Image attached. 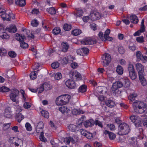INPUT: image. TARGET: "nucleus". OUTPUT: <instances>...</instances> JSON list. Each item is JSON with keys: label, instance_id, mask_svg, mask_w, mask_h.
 <instances>
[{"label": "nucleus", "instance_id": "1", "mask_svg": "<svg viewBox=\"0 0 147 147\" xmlns=\"http://www.w3.org/2000/svg\"><path fill=\"white\" fill-rule=\"evenodd\" d=\"M132 106L135 112L142 113L146 110L147 105L142 101L136 100L133 103Z\"/></svg>", "mask_w": 147, "mask_h": 147}, {"label": "nucleus", "instance_id": "2", "mask_svg": "<svg viewBox=\"0 0 147 147\" xmlns=\"http://www.w3.org/2000/svg\"><path fill=\"white\" fill-rule=\"evenodd\" d=\"M0 16L3 20H10L11 19H13L15 18V16L11 12H9L7 11L0 7Z\"/></svg>", "mask_w": 147, "mask_h": 147}, {"label": "nucleus", "instance_id": "3", "mask_svg": "<svg viewBox=\"0 0 147 147\" xmlns=\"http://www.w3.org/2000/svg\"><path fill=\"white\" fill-rule=\"evenodd\" d=\"M70 98V96L68 94L62 95L57 98L55 103L57 105H65L68 102Z\"/></svg>", "mask_w": 147, "mask_h": 147}, {"label": "nucleus", "instance_id": "4", "mask_svg": "<svg viewBox=\"0 0 147 147\" xmlns=\"http://www.w3.org/2000/svg\"><path fill=\"white\" fill-rule=\"evenodd\" d=\"M130 131V129L128 125L125 123L120 124L118 127V134L122 135L128 134Z\"/></svg>", "mask_w": 147, "mask_h": 147}, {"label": "nucleus", "instance_id": "5", "mask_svg": "<svg viewBox=\"0 0 147 147\" xmlns=\"http://www.w3.org/2000/svg\"><path fill=\"white\" fill-rule=\"evenodd\" d=\"M25 38L24 34H22L20 35L18 33L16 34V39L19 41L20 47L24 49L27 48L28 46V44L24 41Z\"/></svg>", "mask_w": 147, "mask_h": 147}, {"label": "nucleus", "instance_id": "6", "mask_svg": "<svg viewBox=\"0 0 147 147\" xmlns=\"http://www.w3.org/2000/svg\"><path fill=\"white\" fill-rule=\"evenodd\" d=\"M110 32L109 29H107L105 31V34L103 35V33L102 32H100L98 34V36L100 39L103 41L106 40H112V37H109V35Z\"/></svg>", "mask_w": 147, "mask_h": 147}, {"label": "nucleus", "instance_id": "7", "mask_svg": "<svg viewBox=\"0 0 147 147\" xmlns=\"http://www.w3.org/2000/svg\"><path fill=\"white\" fill-rule=\"evenodd\" d=\"M102 58L103 63V65L106 66L111 62V57L110 54L106 53L103 55L102 57Z\"/></svg>", "mask_w": 147, "mask_h": 147}, {"label": "nucleus", "instance_id": "8", "mask_svg": "<svg viewBox=\"0 0 147 147\" xmlns=\"http://www.w3.org/2000/svg\"><path fill=\"white\" fill-rule=\"evenodd\" d=\"M19 94V91L18 90H13L12 91L10 94L11 99L13 102H15L16 104L19 103V100L17 98Z\"/></svg>", "mask_w": 147, "mask_h": 147}, {"label": "nucleus", "instance_id": "9", "mask_svg": "<svg viewBox=\"0 0 147 147\" xmlns=\"http://www.w3.org/2000/svg\"><path fill=\"white\" fill-rule=\"evenodd\" d=\"M131 121L135 124L136 126L139 127L141 123L140 117L136 115H132L130 117Z\"/></svg>", "mask_w": 147, "mask_h": 147}, {"label": "nucleus", "instance_id": "10", "mask_svg": "<svg viewBox=\"0 0 147 147\" xmlns=\"http://www.w3.org/2000/svg\"><path fill=\"white\" fill-rule=\"evenodd\" d=\"M78 140V137L77 136L74 137V138L71 137H68L62 139L61 142H64L66 144H68L70 142L74 143L77 142Z\"/></svg>", "mask_w": 147, "mask_h": 147}, {"label": "nucleus", "instance_id": "11", "mask_svg": "<svg viewBox=\"0 0 147 147\" xmlns=\"http://www.w3.org/2000/svg\"><path fill=\"white\" fill-rule=\"evenodd\" d=\"M135 67L136 70L138 72L139 76L144 75L145 74L144 66L141 63H136Z\"/></svg>", "mask_w": 147, "mask_h": 147}, {"label": "nucleus", "instance_id": "12", "mask_svg": "<svg viewBox=\"0 0 147 147\" xmlns=\"http://www.w3.org/2000/svg\"><path fill=\"white\" fill-rule=\"evenodd\" d=\"M69 75L70 77L74 80H79L82 79L80 74L76 71L71 72Z\"/></svg>", "mask_w": 147, "mask_h": 147}, {"label": "nucleus", "instance_id": "13", "mask_svg": "<svg viewBox=\"0 0 147 147\" xmlns=\"http://www.w3.org/2000/svg\"><path fill=\"white\" fill-rule=\"evenodd\" d=\"M123 86V83L121 82L117 81L113 83L112 90V91H115L120 93L121 92L117 90V89Z\"/></svg>", "mask_w": 147, "mask_h": 147}, {"label": "nucleus", "instance_id": "14", "mask_svg": "<svg viewBox=\"0 0 147 147\" xmlns=\"http://www.w3.org/2000/svg\"><path fill=\"white\" fill-rule=\"evenodd\" d=\"M65 84L67 87L69 88L74 89L77 87V86L74 81L71 80H68L66 81Z\"/></svg>", "mask_w": 147, "mask_h": 147}, {"label": "nucleus", "instance_id": "15", "mask_svg": "<svg viewBox=\"0 0 147 147\" xmlns=\"http://www.w3.org/2000/svg\"><path fill=\"white\" fill-rule=\"evenodd\" d=\"M71 110V107L67 106H63L59 108V110L64 114L69 113Z\"/></svg>", "mask_w": 147, "mask_h": 147}, {"label": "nucleus", "instance_id": "16", "mask_svg": "<svg viewBox=\"0 0 147 147\" xmlns=\"http://www.w3.org/2000/svg\"><path fill=\"white\" fill-rule=\"evenodd\" d=\"M89 52V50L87 48L84 47L80 49L77 51V54L80 55L84 56Z\"/></svg>", "mask_w": 147, "mask_h": 147}, {"label": "nucleus", "instance_id": "17", "mask_svg": "<svg viewBox=\"0 0 147 147\" xmlns=\"http://www.w3.org/2000/svg\"><path fill=\"white\" fill-rule=\"evenodd\" d=\"M90 16L92 20H95L99 19L100 17V15L99 12L94 11L91 13Z\"/></svg>", "mask_w": 147, "mask_h": 147}, {"label": "nucleus", "instance_id": "18", "mask_svg": "<svg viewBox=\"0 0 147 147\" xmlns=\"http://www.w3.org/2000/svg\"><path fill=\"white\" fill-rule=\"evenodd\" d=\"M122 83H123V86L125 88L129 87L130 82L128 79L127 78H123L121 79Z\"/></svg>", "mask_w": 147, "mask_h": 147}, {"label": "nucleus", "instance_id": "19", "mask_svg": "<svg viewBox=\"0 0 147 147\" xmlns=\"http://www.w3.org/2000/svg\"><path fill=\"white\" fill-rule=\"evenodd\" d=\"M68 129L72 132H76L79 130V127L74 124H70L67 126Z\"/></svg>", "mask_w": 147, "mask_h": 147}, {"label": "nucleus", "instance_id": "20", "mask_svg": "<svg viewBox=\"0 0 147 147\" xmlns=\"http://www.w3.org/2000/svg\"><path fill=\"white\" fill-rule=\"evenodd\" d=\"M72 60V57L71 55H69L63 58L61 62L63 64H66L69 62H70Z\"/></svg>", "mask_w": 147, "mask_h": 147}, {"label": "nucleus", "instance_id": "21", "mask_svg": "<svg viewBox=\"0 0 147 147\" xmlns=\"http://www.w3.org/2000/svg\"><path fill=\"white\" fill-rule=\"evenodd\" d=\"M4 115L6 118H10L11 117V112L10 108H7L5 109Z\"/></svg>", "mask_w": 147, "mask_h": 147}, {"label": "nucleus", "instance_id": "22", "mask_svg": "<svg viewBox=\"0 0 147 147\" xmlns=\"http://www.w3.org/2000/svg\"><path fill=\"white\" fill-rule=\"evenodd\" d=\"M145 74L144 75L139 76V80L140 81L142 85L143 86H145L147 85V81L144 77Z\"/></svg>", "mask_w": 147, "mask_h": 147}, {"label": "nucleus", "instance_id": "23", "mask_svg": "<svg viewBox=\"0 0 147 147\" xmlns=\"http://www.w3.org/2000/svg\"><path fill=\"white\" fill-rule=\"evenodd\" d=\"M131 22L134 24H137L138 22L137 17L135 15H131L129 17Z\"/></svg>", "mask_w": 147, "mask_h": 147}, {"label": "nucleus", "instance_id": "24", "mask_svg": "<svg viewBox=\"0 0 147 147\" xmlns=\"http://www.w3.org/2000/svg\"><path fill=\"white\" fill-rule=\"evenodd\" d=\"M43 127V124L42 123H39L36 128V132L37 133L43 132L42 128Z\"/></svg>", "mask_w": 147, "mask_h": 147}, {"label": "nucleus", "instance_id": "25", "mask_svg": "<svg viewBox=\"0 0 147 147\" xmlns=\"http://www.w3.org/2000/svg\"><path fill=\"white\" fill-rule=\"evenodd\" d=\"M104 133L105 135L108 134L109 139L111 140H114L116 137V135L114 133L107 130L105 131Z\"/></svg>", "mask_w": 147, "mask_h": 147}, {"label": "nucleus", "instance_id": "26", "mask_svg": "<svg viewBox=\"0 0 147 147\" xmlns=\"http://www.w3.org/2000/svg\"><path fill=\"white\" fill-rule=\"evenodd\" d=\"M69 45L67 42H63L61 44V50L62 51L65 52L67 51L69 49Z\"/></svg>", "mask_w": 147, "mask_h": 147}, {"label": "nucleus", "instance_id": "27", "mask_svg": "<svg viewBox=\"0 0 147 147\" xmlns=\"http://www.w3.org/2000/svg\"><path fill=\"white\" fill-rule=\"evenodd\" d=\"M94 124V121L92 120L86 121L84 122V125L86 127H92Z\"/></svg>", "mask_w": 147, "mask_h": 147}, {"label": "nucleus", "instance_id": "28", "mask_svg": "<svg viewBox=\"0 0 147 147\" xmlns=\"http://www.w3.org/2000/svg\"><path fill=\"white\" fill-rule=\"evenodd\" d=\"M105 103L107 106L110 108L113 107L115 105V102L113 100H107L106 101Z\"/></svg>", "mask_w": 147, "mask_h": 147}, {"label": "nucleus", "instance_id": "29", "mask_svg": "<svg viewBox=\"0 0 147 147\" xmlns=\"http://www.w3.org/2000/svg\"><path fill=\"white\" fill-rule=\"evenodd\" d=\"M7 30L9 32L15 33L17 31V28L15 26L12 25L7 29Z\"/></svg>", "mask_w": 147, "mask_h": 147}, {"label": "nucleus", "instance_id": "30", "mask_svg": "<svg viewBox=\"0 0 147 147\" xmlns=\"http://www.w3.org/2000/svg\"><path fill=\"white\" fill-rule=\"evenodd\" d=\"M15 3L20 6L23 7L25 5L26 1L25 0H16Z\"/></svg>", "mask_w": 147, "mask_h": 147}, {"label": "nucleus", "instance_id": "31", "mask_svg": "<svg viewBox=\"0 0 147 147\" xmlns=\"http://www.w3.org/2000/svg\"><path fill=\"white\" fill-rule=\"evenodd\" d=\"M116 71L118 74L121 75L123 73V69L121 66L119 65L117 66Z\"/></svg>", "mask_w": 147, "mask_h": 147}, {"label": "nucleus", "instance_id": "32", "mask_svg": "<svg viewBox=\"0 0 147 147\" xmlns=\"http://www.w3.org/2000/svg\"><path fill=\"white\" fill-rule=\"evenodd\" d=\"M16 115L18 121L19 122H20L24 119V116L22 115L21 113H16Z\"/></svg>", "mask_w": 147, "mask_h": 147}, {"label": "nucleus", "instance_id": "33", "mask_svg": "<svg viewBox=\"0 0 147 147\" xmlns=\"http://www.w3.org/2000/svg\"><path fill=\"white\" fill-rule=\"evenodd\" d=\"M82 33V31L78 29H75L73 30L71 32L72 34L74 36H77L80 35Z\"/></svg>", "mask_w": 147, "mask_h": 147}, {"label": "nucleus", "instance_id": "34", "mask_svg": "<svg viewBox=\"0 0 147 147\" xmlns=\"http://www.w3.org/2000/svg\"><path fill=\"white\" fill-rule=\"evenodd\" d=\"M16 141H15L14 145L16 146H18L22 144L23 141L21 139H19L18 137H17V138H16Z\"/></svg>", "mask_w": 147, "mask_h": 147}, {"label": "nucleus", "instance_id": "35", "mask_svg": "<svg viewBox=\"0 0 147 147\" xmlns=\"http://www.w3.org/2000/svg\"><path fill=\"white\" fill-rule=\"evenodd\" d=\"M47 10L48 13L51 14H55L56 13V10L53 7L48 8Z\"/></svg>", "mask_w": 147, "mask_h": 147}, {"label": "nucleus", "instance_id": "36", "mask_svg": "<svg viewBox=\"0 0 147 147\" xmlns=\"http://www.w3.org/2000/svg\"><path fill=\"white\" fill-rule=\"evenodd\" d=\"M82 43L86 45H91L92 43L91 39L88 38L84 39L82 42Z\"/></svg>", "mask_w": 147, "mask_h": 147}, {"label": "nucleus", "instance_id": "37", "mask_svg": "<svg viewBox=\"0 0 147 147\" xmlns=\"http://www.w3.org/2000/svg\"><path fill=\"white\" fill-rule=\"evenodd\" d=\"M87 86L85 85H82L79 88V91L82 93L86 92V91Z\"/></svg>", "mask_w": 147, "mask_h": 147}, {"label": "nucleus", "instance_id": "38", "mask_svg": "<svg viewBox=\"0 0 147 147\" xmlns=\"http://www.w3.org/2000/svg\"><path fill=\"white\" fill-rule=\"evenodd\" d=\"M137 95L136 93H132L131 94L128 96L129 100L131 101H133L137 97Z\"/></svg>", "mask_w": 147, "mask_h": 147}, {"label": "nucleus", "instance_id": "39", "mask_svg": "<svg viewBox=\"0 0 147 147\" xmlns=\"http://www.w3.org/2000/svg\"><path fill=\"white\" fill-rule=\"evenodd\" d=\"M129 73V76L130 78L132 80H134L137 78V75L136 74L135 71L130 72Z\"/></svg>", "mask_w": 147, "mask_h": 147}, {"label": "nucleus", "instance_id": "40", "mask_svg": "<svg viewBox=\"0 0 147 147\" xmlns=\"http://www.w3.org/2000/svg\"><path fill=\"white\" fill-rule=\"evenodd\" d=\"M72 114L74 115H77L79 114H83V113L82 111H80L76 109H73L72 111Z\"/></svg>", "mask_w": 147, "mask_h": 147}, {"label": "nucleus", "instance_id": "41", "mask_svg": "<svg viewBox=\"0 0 147 147\" xmlns=\"http://www.w3.org/2000/svg\"><path fill=\"white\" fill-rule=\"evenodd\" d=\"M144 19H142V22L141 23L140 28L139 30L141 31V32H144L145 30V27L144 26Z\"/></svg>", "mask_w": 147, "mask_h": 147}, {"label": "nucleus", "instance_id": "42", "mask_svg": "<svg viewBox=\"0 0 147 147\" xmlns=\"http://www.w3.org/2000/svg\"><path fill=\"white\" fill-rule=\"evenodd\" d=\"M38 71H37L31 72L30 75V77L31 79L32 80H34L36 78L37 76L36 73Z\"/></svg>", "mask_w": 147, "mask_h": 147}, {"label": "nucleus", "instance_id": "43", "mask_svg": "<svg viewBox=\"0 0 147 147\" xmlns=\"http://www.w3.org/2000/svg\"><path fill=\"white\" fill-rule=\"evenodd\" d=\"M61 29L59 27H55L53 30V33L55 35L59 34L61 32Z\"/></svg>", "mask_w": 147, "mask_h": 147}, {"label": "nucleus", "instance_id": "44", "mask_svg": "<svg viewBox=\"0 0 147 147\" xmlns=\"http://www.w3.org/2000/svg\"><path fill=\"white\" fill-rule=\"evenodd\" d=\"M143 55H142L141 52L140 51H137L136 53V56L138 61L142 60Z\"/></svg>", "mask_w": 147, "mask_h": 147}, {"label": "nucleus", "instance_id": "45", "mask_svg": "<svg viewBox=\"0 0 147 147\" xmlns=\"http://www.w3.org/2000/svg\"><path fill=\"white\" fill-rule=\"evenodd\" d=\"M41 113L42 116L46 118H48L49 117V114L47 111L42 110L41 111Z\"/></svg>", "mask_w": 147, "mask_h": 147}, {"label": "nucleus", "instance_id": "46", "mask_svg": "<svg viewBox=\"0 0 147 147\" xmlns=\"http://www.w3.org/2000/svg\"><path fill=\"white\" fill-rule=\"evenodd\" d=\"M39 138L40 140L42 141L45 142L47 141L46 138L44 137L43 132H41L40 133V135L39 137Z\"/></svg>", "mask_w": 147, "mask_h": 147}, {"label": "nucleus", "instance_id": "47", "mask_svg": "<svg viewBox=\"0 0 147 147\" xmlns=\"http://www.w3.org/2000/svg\"><path fill=\"white\" fill-rule=\"evenodd\" d=\"M118 50L119 53L121 54H124L125 51V48L121 46L118 47Z\"/></svg>", "mask_w": 147, "mask_h": 147}, {"label": "nucleus", "instance_id": "48", "mask_svg": "<svg viewBox=\"0 0 147 147\" xmlns=\"http://www.w3.org/2000/svg\"><path fill=\"white\" fill-rule=\"evenodd\" d=\"M128 70L129 73L135 71L134 66L132 64H129L128 67Z\"/></svg>", "mask_w": 147, "mask_h": 147}, {"label": "nucleus", "instance_id": "49", "mask_svg": "<svg viewBox=\"0 0 147 147\" xmlns=\"http://www.w3.org/2000/svg\"><path fill=\"white\" fill-rule=\"evenodd\" d=\"M71 26L67 24H65L63 26L64 29L66 31H69L71 29Z\"/></svg>", "mask_w": 147, "mask_h": 147}, {"label": "nucleus", "instance_id": "50", "mask_svg": "<svg viewBox=\"0 0 147 147\" xmlns=\"http://www.w3.org/2000/svg\"><path fill=\"white\" fill-rule=\"evenodd\" d=\"M62 77V74L60 73H57L55 76V78L56 80H59Z\"/></svg>", "mask_w": 147, "mask_h": 147}, {"label": "nucleus", "instance_id": "51", "mask_svg": "<svg viewBox=\"0 0 147 147\" xmlns=\"http://www.w3.org/2000/svg\"><path fill=\"white\" fill-rule=\"evenodd\" d=\"M83 11L80 9H78L77 10L76 14L79 17H81L83 15Z\"/></svg>", "mask_w": 147, "mask_h": 147}, {"label": "nucleus", "instance_id": "52", "mask_svg": "<svg viewBox=\"0 0 147 147\" xmlns=\"http://www.w3.org/2000/svg\"><path fill=\"white\" fill-rule=\"evenodd\" d=\"M31 24L33 26L36 27L38 24V22L37 20L34 19L32 21Z\"/></svg>", "mask_w": 147, "mask_h": 147}, {"label": "nucleus", "instance_id": "53", "mask_svg": "<svg viewBox=\"0 0 147 147\" xmlns=\"http://www.w3.org/2000/svg\"><path fill=\"white\" fill-rule=\"evenodd\" d=\"M85 137L88 139H91L93 138V135L92 133L87 131Z\"/></svg>", "mask_w": 147, "mask_h": 147}, {"label": "nucleus", "instance_id": "54", "mask_svg": "<svg viewBox=\"0 0 147 147\" xmlns=\"http://www.w3.org/2000/svg\"><path fill=\"white\" fill-rule=\"evenodd\" d=\"M9 89L5 86H3L0 88V91L2 92H6L9 91Z\"/></svg>", "mask_w": 147, "mask_h": 147}, {"label": "nucleus", "instance_id": "55", "mask_svg": "<svg viewBox=\"0 0 147 147\" xmlns=\"http://www.w3.org/2000/svg\"><path fill=\"white\" fill-rule=\"evenodd\" d=\"M59 65V63L58 62H55L51 64V67L53 69H55L58 68Z\"/></svg>", "mask_w": 147, "mask_h": 147}, {"label": "nucleus", "instance_id": "56", "mask_svg": "<svg viewBox=\"0 0 147 147\" xmlns=\"http://www.w3.org/2000/svg\"><path fill=\"white\" fill-rule=\"evenodd\" d=\"M136 40L138 42L142 43L144 42V37L142 36L137 37L136 38Z\"/></svg>", "mask_w": 147, "mask_h": 147}, {"label": "nucleus", "instance_id": "57", "mask_svg": "<svg viewBox=\"0 0 147 147\" xmlns=\"http://www.w3.org/2000/svg\"><path fill=\"white\" fill-rule=\"evenodd\" d=\"M25 127L26 129L28 131H30L32 130V127L30 123H26L25 124Z\"/></svg>", "mask_w": 147, "mask_h": 147}, {"label": "nucleus", "instance_id": "58", "mask_svg": "<svg viewBox=\"0 0 147 147\" xmlns=\"http://www.w3.org/2000/svg\"><path fill=\"white\" fill-rule=\"evenodd\" d=\"M31 12L32 14L36 15L40 13L39 10L38 9L36 8H34L32 9Z\"/></svg>", "mask_w": 147, "mask_h": 147}, {"label": "nucleus", "instance_id": "59", "mask_svg": "<svg viewBox=\"0 0 147 147\" xmlns=\"http://www.w3.org/2000/svg\"><path fill=\"white\" fill-rule=\"evenodd\" d=\"M9 55L11 57H15L16 56V53L13 51H9L8 53Z\"/></svg>", "mask_w": 147, "mask_h": 147}, {"label": "nucleus", "instance_id": "60", "mask_svg": "<svg viewBox=\"0 0 147 147\" xmlns=\"http://www.w3.org/2000/svg\"><path fill=\"white\" fill-rule=\"evenodd\" d=\"M44 88H46L47 89H50V85L47 82L44 83L42 86Z\"/></svg>", "mask_w": 147, "mask_h": 147}, {"label": "nucleus", "instance_id": "61", "mask_svg": "<svg viewBox=\"0 0 147 147\" xmlns=\"http://www.w3.org/2000/svg\"><path fill=\"white\" fill-rule=\"evenodd\" d=\"M24 108L25 109L29 108L31 107L30 103L28 102H25L24 104Z\"/></svg>", "mask_w": 147, "mask_h": 147}, {"label": "nucleus", "instance_id": "62", "mask_svg": "<svg viewBox=\"0 0 147 147\" xmlns=\"http://www.w3.org/2000/svg\"><path fill=\"white\" fill-rule=\"evenodd\" d=\"M17 137H11L9 140V141L11 143L14 144L15 143V141H16V138Z\"/></svg>", "mask_w": 147, "mask_h": 147}, {"label": "nucleus", "instance_id": "63", "mask_svg": "<svg viewBox=\"0 0 147 147\" xmlns=\"http://www.w3.org/2000/svg\"><path fill=\"white\" fill-rule=\"evenodd\" d=\"M0 37L2 38L7 39L9 38V36L8 34H7L6 32H5Z\"/></svg>", "mask_w": 147, "mask_h": 147}, {"label": "nucleus", "instance_id": "64", "mask_svg": "<svg viewBox=\"0 0 147 147\" xmlns=\"http://www.w3.org/2000/svg\"><path fill=\"white\" fill-rule=\"evenodd\" d=\"M39 67V65L38 63H35L32 66V68L33 70L37 69Z\"/></svg>", "mask_w": 147, "mask_h": 147}]
</instances>
